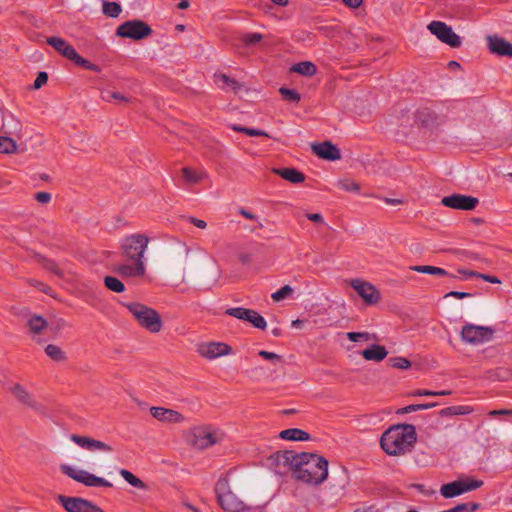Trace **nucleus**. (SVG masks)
Listing matches in <instances>:
<instances>
[{
    "label": "nucleus",
    "instance_id": "f257e3e1",
    "mask_svg": "<svg viewBox=\"0 0 512 512\" xmlns=\"http://www.w3.org/2000/svg\"><path fill=\"white\" fill-rule=\"evenodd\" d=\"M278 463L288 465L293 476L305 483L320 484L328 476V461L316 454H296L293 451H283L276 455Z\"/></svg>",
    "mask_w": 512,
    "mask_h": 512
},
{
    "label": "nucleus",
    "instance_id": "f03ea898",
    "mask_svg": "<svg viewBox=\"0 0 512 512\" xmlns=\"http://www.w3.org/2000/svg\"><path fill=\"white\" fill-rule=\"evenodd\" d=\"M144 234H131L124 237L120 245L123 262L115 264L113 271L122 277H141L145 274L144 254L149 244Z\"/></svg>",
    "mask_w": 512,
    "mask_h": 512
},
{
    "label": "nucleus",
    "instance_id": "7ed1b4c3",
    "mask_svg": "<svg viewBox=\"0 0 512 512\" xmlns=\"http://www.w3.org/2000/svg\"><path fill=\"white\" fill-rule=\"evenodd\" d=\"M417 440L416 429L411 424H397L381 436V447L389 455H403L411 450Z\"/></svg>",
    "mask_w": 512,
    "mask_h": 512
},
{
    "label": "nucleus",
    "instance_id": "20e7f679",
    "mask_svg": "<svg viewBox=\"0 0 512 512\" xmlns=\"http://www.w3.org/2000/svg\"><path fill=\"white\" fill-rule=\"evenodd\" d=\"M125 307L132 314L138 324L151 333H157L162 328V321L159 313L144 304L132 302L125 304Z\"/></svg>",
    "mask_w": 512,
    "mask_h": 512
},
{
    "label": "nucleus",
    "instance_id": "39448f33",
    "mask_svg": "<svg viewBox=\"0 0 512 512\" xmlns=\"http://www.w3.org/2000/svg\"><path fill=\"white\" fill-rule=\"evenodd\" d=\"M219 505L226 512H250L248 505L240 500L231 490L227 477H221L215 485Z\"/></svg>",
    "mask_w": 512,
    "mask_h": 512
},
{
    "label": "nucleus",
    "instance_id": "423d86ee",
    "mask_svg": "<svg viewBox=\"0 0 512 512\" xmlns=\"http://www.w3.org/2000/svg\"><path fill=\"white\" fill-rule=\"evenodd\" d=\"M224 438V433L212 426H198L190 431L189 443L197 449H207Z\"/></svg>",
    "mask_w": 512,
    "mask_h": 512
},
{
    "label": "nucleus",
    "instance_id": "0eeeda50",
    "mask_svg": "<svg viewBox=\"0 0 512 512\" xmlns=\"http://www.w3.org/2000/svg\"><path fill=\"white\" fill-rule=\"evenodd\" d=\"M47 43L52 46L63 57L73 61L76 65L83 67L87 70L98 72L99 67L90 63L88 60L80 56L77 51L63 38L48 37Z\"/></svg>",
    "mask_w": 512,
    "mask_h": 512
},
{
    "label": "nucleus",
    "instance_id": "6e6552de",
    "mask_svg": "<svg viewBox=\"0 0 512 512\" xmlns=\"http://www.w3.org/2000/svg\"><path fill=\"white\" fill-rule=\"evenodd\" d=\"M60 470L63 474L73 479L74 481L83 484L86 487H104L111 488L113 485L108 480L98 477L86 470L78 469L73 466L63 464L60 466Z\"/></svg>",
    "mask_w": 512,
    "mask_h": 512
},
{
    "label": "nucleus",
    "instance_id": "1a4fd4ad",
    "mask_svg": "<svg viewBox=\"0 0 512 512\" xmlns=\"http://www.w3.org/2000/svg\"><path fill=\"white\" fill-rule=\"evenodd\" d=\"M483 485L482 480L472 479L469 477L460 478L456 481L443 484L440 488V494L446 498H454L464 493L476 490Z\"/></svg>",
    "mask_w": 512,
    "mask_h": 512
},
{
    "label": "nucleus",
    "instance_id": "9d476101",
    "mask_svg": "<svg viewBox=\"0 0 512 512\" xmlns=\"http://www.w3.org/2000/svg\"><path fill=\"white\" fill-rule=\"evenodd\" d=\"M152 34L151 27L142 20H129L118 26L116 35L132 40H142Z\"/></svg>",
    "mask_w": 512,
    "mask_h": 512
},
{
    "label": "nucleus",
    "instance_id": "9b49d317",
    "mask_svg": "<svg viewBox=\"0 0 512 512\" xmlns=\"http://www.w3.org/2000/svg\"><path fill=\"white\" fill-rule=\"evenodd\" d=\"M57 501L67 512H104L93 502L81 497L58 495Z\"/></svg>",
    "mask_w": 512,
    "mask_h": 512
},
{
    "label": "nucleus",
    "instance_id": "f8f14e48",
    "mask_svg": "<svg viewBox=\"0 0 512 512\" xmlns=\"http://www.w3.org/2000/svg\"><path fill=\"white\" fill-rule=\"evenodd\" d=\"M428 30L435 35L441 42L457 48L461 45V38L458 36L450 26L441 21H432L428 25Z\"/></svg>",
    "mask_w": 512,
    "mask_h": 512
},
{
    "label": "nucleus",
    "instance_id": "ddd939ff",
    "mask_svg": "<svg viewBox=\"0 0 512 512\" xmlns=\"http://www.w3.org/2000/svg\"><path fill=\"white\" fill-rule=\"evenodd\" d=\"M493 330L485 326L466 324L461 330V339L469 344H481L491 339Z\"/></svg>",
    "mask_w": 512,
    "mask_h": 512
},
{
    "label": "nucleus",
    "instance_id": "4468645a",
    "mask_svg": "<svg viewBox=\"0 0 512 512\" xmlns=\"http://www.w3.org/2000/svg\"><path fill=\"white\" fill-rule=\"evenodd\" d=\"M479 200L476 197L470 195L463 194H452L449 196H445L441 200V204L445 207L456 209V210H465L470 211L476 208Z\"/></svg>",
    "mask_w": 512,
    "mask_h": 512
},
{
    "label": "nucleus",
    "instance_id": "2eb2a0df",
    "mask_svg": "<svg viewBox=\"0 0 512 512\" xmlns=\"http://www.w3.org/2000/svg\"><path fill=\"white\" fill-rule=\"evenodd\" d=\"M351 286L367 305L379 302L380 292L371 283L355 279L351 281Z\"/></svg>",
    "mask_w": 512,
    "mask_h": 512
},
{
    "label": "nucleus",
    "instance_id": "dca6fc26",
    "mask_svg": "<svg viewBox=\"0 0 512 512\" xmlns=\"http://www.w3.org/2000/svg\"><path fill=\"white\" fill-rule=\"evenodd\" d=\"M197 352L203 358L212 360L231 353V347L222 342H204L197 346Z\"/></svg>",
    "mask_w": 512,
    "mask_h": 512
},
{
    "label": "nucleus",
    "instance_id": "f3484780",
    "mask_svg": "<svg viewBox=\"0 0 512 512\" xmlns=\"http://www.w3.org/2000/svg\"><path fill=\"white\" fill-rule=\"evenodd\" d=\"M70 439L79 447L88 450L90 452H112L113 448L106 444L105 442H102L100 440H96L87 436H80L73 434L71 435Z\"/></svg>",
    "mask_w": 512,
    "mask_h": 512
},
{
    "label": "nucleus",
    "instance_id": "a211bd4d",
    "mask_svg": "<svg viewBox=\"0 0 512 512\" xmlns=\"http://www.w3.org/2000/svg\"><path fill=\"white\" fill-rule=\"evenodd\" d=\"M311 149L321 159L335 161L341 158L340 150L330 141L312 144Z\"/></svg>",
    "mask_w": 512,
    "mask_h": 512
},
{
    "label": "nucleus",
    "instance_id": "6ab92c4d",
    "mask_svg": "<svg viewBox=\"0 0 512 512\" xmlns=\"http://www.w3.org/2000/svg\"><path fill=\"white\" fill-rule=\"evenodd\" d=\"M150 413L155 419L161 422L182 423L185 420V417L178 411L164 407H151Z\"/></svg>",
    "mask_w": 512,
    "mask_h": 512
},
{
    "label": "nucleus",
    "instance_id": "aec40b11",
    "mask_svg": "<svg viewBox=\"0 0 512 512\" xmlns=\"http://www.w3.org/2000/svg\"><path fill=\"white\" fill-rule=\"evenodd\" d=\"M487 41L489 50L493 54H497L499 56L512 57V44L506 41L505 39L494 35L488 36Z\"/></svg>",
    "mask_w": 512,
    "mask_h": 512
},
{
    "label": "nucleus",
    "instance_id": "412c9836",
    "mask_svg": "<svg viewBox=\"0 0 512 512\" xmlns=\"http://www.w3.org/2000/svg\"><path fill=\"white\" fill-rule=\"evenodd\" d=\"M214 82L221 90L232 91L236 94L244 88L242 83L224 73H215Z\"/></svg>",
    "mask_w": 512,
    "mask_h": 512
},
{
    "label": "nucleus",
    "instance_id": "4be33fe9",
    "mask_svg": "<svg viewBox=\"0 0 512 512\" xmlns=\"http://www.w3.org/2000/svg\"><path fill=\"white\" fill-rule=\"evenodd\" d=\"M10 392L20 403L30 408L37 409V402L33 398L32 394L20 383H14L11 385Z\"/></svg>",
    "mask_w": 512,
    "mask_h": 512
},
{
    "label": "nucleus",
    "instance_id": "5701e85b",
    "mask_svg": "<svg viewBox=\"0 0 512 512\" xmlns=\"http://www.w3.org/2000/svg\"><path fill=\"white\" fill-rule=\"evenodd\" d=\"M388 352L384 346L373 344L369 348L363 350L361 355L365 360L380 362L386 358Z\"/></svg>",
    "mask_w": 512,
    "mask_h": 512
},
{
    "label": "nucleus",
    "instance_id": "b1692460",
    "mask_svg": "<svg viewBox=\"0 0 512 512\" xmlns=\"http://www.w3.org/2000/svg\"><path fill=\"white\" fill-rule=\"evenodd\" d=\"M273 172L294 184L301 183L305 179L304 174L295 168H274Z\"/></svg>",
    "mask_w": 512,
    "mask_h": 512
},
{
    "label": "nucleus",
    "instance_id": "393cba45",
    "mask_svg": "<svg viewBox=\"0 0 512 512\" xmlns=\"http://www.w3.org/2000/svg\"><path fill=\"white\" fill-rule=\"evenodd\" d=\"M183 180L187 185H195L207 177V174L204 171H197L190 167H184L182 169Z\"/></svg>",
    "mask_w": 512,
    "mask_h": 512
},
{
    "label": "nucleus",
    "instance_id": "a878e982",
    "mask_svg": "<svg viewBox=\"0 0 512 512\" xmlns=\"http://www.w3.org/2000/svg\"><path fill=\"white\" fill-rule=\"evenodd\" d=\"M280 438L291 441H307L310 439V435L298 428H290L280 432Z\"/></svg>",
    "mask_w": 512,
    "mask_h": 512
},
{
    "label": "nucleus",
    "instance_id": "bb28decb",
    "mask_svg": "<svg viewBox=\"0 0 512 512\" xmlns=\"http://www.w3.org/2000/svg\"><path fill=\"white\" fill-rule=\"evenodd\" d=\"M473 412V408L468 405H457L443 408L439 414L442 417L456 416V415H468Z\"/></svg>",
    "mask_w": 512,
    "mask_h": 512
},
{
    "label": "nucleus",
    "instance_id": "cd10ccee",
    "mask_svg": "<svg viewBox=\"0 0 512 512\" xmlns=\"http://www.w3.org/2000/svg\"><path fill=\"white\" fill-rule=\"evenodd\" d=\"M291 71L303 76H313L317 72V67L309 61L299 62L291 67Z\"/></svg>",
    "mask_w": 512,
    "mask_h": 512
},
{
    "label": "nucleus",
    "instance_id": "c85d7f7f",
    "mask_svg": "<svg viewBox=\"0 0 512 512\" xmlns=\"http://www.w3.org/2000/svg\"><path fill=\"white\" fill-rule=\"evenodd\" d=\"M27 325L31 333L40 334L47 327V321L42 316L33 315L28 319Z\"/></svg>",
    "mask_w": 512,
    "mask_h": 512
},
{
    "label": "nucleus",
    "instance_id": "c756f323",
    "mask_svg": "<svg viewBox=\"0 0 512 512\" xmlns=\"http://www.w3.org/2000/svg\"><path fill=\"white\" fill-rule=\"evenodd\" d=\"M253 311L254 310L248 309V308L233 307V308H228L225 311V314L232 316L234 318H237L239 320L249 322L251 320V315H252Z\"/></svg>",
    "mask_w": 512,
    "mask_h": 512
},
{
    "label": "nucleus",
    "instance_id": "7c9ffc66",
    "mask_svg": "<svg viewBox=\"0 0 512 512\" xmlns=\"http://www.w3.org/2000/svg\"><path fill=\"white\" fill-rule=\"evenodd\" d=\"M410 270L418 272V273H425L430 275H436V276H447L448 272L439 267L430 266V265H414L410 267Z\"/></svg>",
    "mask_w": 512,
    "mask_h": 512
},
{
    "label": "nucleus",
    "instance_id": "2f4dec72",
    "mask_svg": "<svg viewBox=\"0 0 512 512\" xmlns=\"http://www.w3.org/2000/svg\"><path fill=\"white\" fill-rule=\"evenodd\" d=\"M119 474L127 481L131 486L139 489H146V484L140 480L138 477H136L133 473L126 469H121L119 471Z\"/></svg>",
    "mask_w": 512,
    "mask_h": 512
},
{
    "label": "nucleus",
    "instance_id": "473e14b6",
    "mask_svg": "<svg viewBox=\"0 0 512 512\" xmlns=\"http://www.w3.org/2000/svg\"><path fill=\"white\" fill-rule=\"evenodd\" d=\"M104 284L109 290L115 293H122L125 291L124 283L114 276H106L104 278Z\"/></svg>",
    "mask_w": 512,
    "mask_h": 512
},
{
    "label": "nucleus",
    "instance_id": "72a5a7b5",
    "mask_svg": "<svg viewBox=\"0 0 512 512\" xmlns=\"http://www.w3.org/2000/svg\"><path fill=\"white\" fill-rule=\"evenodd\" d=\"M45 353L54 361L61 362L66 359L65 352L58 346L49 344L45 348Z\"/></svg>",
    "mask_w": 512,
    "mask_h": 512
},
{
    "label": "nucleus",
    "instance_id": "f704fd0d",
    "mask_svg": "<svg viewBox=\"0 0 512 512\" xmlns=\"http://www.w3.org/2000/svg\"><path fill=\"white\" fill-rule=\"evenodd\" d=\"M103 13L108 16V17H112V18H116L119 16V14L121 13L122 9H121V6L116 3V2H104L103 3V9H102Z\"/></svg>",
    "mask_w": 512,
    "mask_h": 512
},
{
    "label": "nucleus",
    "instance_id": "c9c22d12",
    "mask_svg": "<svg viewBox=\"0 0 512 512\" xmlns=\"http://www.w3.org/2000/svg\"><path fill=\"white\" fill-rule=\"evenodd\" d=\"M101 98H102V100H104L106 102H111L113 100H116L119 102L127 103L129 101V99L126 96H124L123 94L116 92V91H111V90H103L101 92Z\"/></svg>",
    "mask_w": 512,
    "mask_h": 512
},
{
    "label": "nucleus",
    "instance_id": "e433bc0d",
    "mask_svg": "<svg viewBox=\"0 0 512 512\" xmlns=\"http://www.w3.org/2000/svg\"><path fill=\"white\" fill-rule=\"evenodd\" d=\"M263 38H264V36L261 33L254 32V33H245V34L241 35L240 40L245 46L251 47V46L257 45Z\"/></svg>",
    "mask_w": 512,
    "mask_h": 512
},
{
    "label": "nucleus",
    "instance_id": "4c0bfd02",
    "mask_svg": "<svg viewBox=\"0 0 512 512\" xmlns=\"http://www.w3.org/2000/svg\"><path fill=\"white\" fill-rule=\"evenodd\" d=\"M16 149L17 144L12 138L0 136V153H13Z\"/></svg>",
    "mask_w": 512,
    "mask_h": 512
},
{
    "label": "nucleus",
    "instance_id": "58836bf2",
    "mask_svg": "<svg viewBox=\"0 0 512 512\" xmlns=\"http://www.w3.org/2000/svg\"><path fill=\"white\" fill-rule=\"evenodd\" d=\"M437 406V403H426V404H412L406 407H403L397 411L398 414H408L411 412L426 410Z\"/></svg>",
    "mask_w": 512,
    "mask_h": 512
},
{
    "label": "nucleus",
    "instance_id": "ea45409f",
    "mask_svg": "<svg viewBox=\"0 0 512 512\" xmlns=\"http://www.w3.org/2000/svg\"><path fill=\"white\" fill-rule=\"evenodd\" d=\"M479 509L478 503H461L456 505L455 507L442 511V512H474Z\"/></svg>",
    "mask_w": 512,
    "mask_h": 512
},
{
    "label": "nucleus",
    "instance_id": "a19ab883",
    "mask_svg": "<svg viewBox=\"0 0 512 512\" xmlns=\"http://www.w3.org/2000/svg\"><path fill=\"white\" fill-rule=\"evenodd\" d=\"M279 92L289 102L297 103L300 100V95L293 89L281 87Z\"/></svg>",
    "mask_w": 512,
    "mask_h": 512
},
{
    "label": "nucleus",
    "instance_id": "79ce46f5",
    "mask_svg": "<svg viewBox=\"0 0 512 512\" xmlns=\"http://www.w3.org/2000/svg\"><path fill=\"white\" fill-rule=\"evenodd\" d=\"M389 362L392 367L402 370H406L411 366L410 361L404 357H392L389 358Z\"/></svg>",
    "mask_w": 512,
    "mask_h": 512
},
{
    "label": "nucleus",
    "instance_id": "37998d69",
    "mask_svg": "<svg viewBox=\"0 0 512 512\" xmlns=\"http://www.w3.org/2000/svg\"><path fill=\"white\" fill-rule=\"evenodd\" d=\"M338 186L347 192H358L360 190L359 184L349 179L340 180Z\"/></svg>",
    "mask_w": 512,
    "mask_h": 512
},
{
    "label": "nucleus",
    "instance_id": "c03bdc74",
    "mask_svg": "<svg viewBox=\"0 0 512 512\" xmlns=\"http://www.w3.org/2000/svg\"><path fill=\"white\" fill-rule=\"evenodd\" d=\"M293 292V289L289 285H285L282 288H280L278 291L274 292L271 297L274 301L278 302L283 299H285L287 296H289Z\"/></svg>",
    "mask_w": 512,
    "mask_h": 512
},
{
    "label": "nucleus",
    "instance_id": "a18cd8bd",
    "mask_svg": "<svg viewBox=\"0 0 512 512\" xmlns=\"http://www.w3.org/2000/svg\"><path fill=\"white\" fill-rule=\"evenodd\" d=\"M249 323H251L255 328L261 330H264L267 326L265 319L255 310L251 315V320L249 321Z\"/></svg>",
    "mask_w": 512,
    "mask_h": 512
},
{
    "label": "nucleus",
    "instance_id": "49530a36",
    "mask_svg": "<svg viewBox=\"0 0 512 512\" xmlns=\"http://www.w3.org/2000/svg\"><path fill=\"white\" fill-rule=\"evenodd\" d=\"M346 336L352 342H358L361 340H364V341L370 340V334L368 332H348L346 334Z\"/></svg>",
    "mask_w": 512,
    "mask_h": 512
},
{
    "label": "nucleus",
    "instance_id": "de8ad7c7",
    "mask_svg": "<svg viewBox=\"0 0 512 512\" xmlns=\"http://www.w3.org/2000/svg\"><path fill=\"white\" fill-rule=\"evenodd\" d=\"M259 355L264 358L265 360L271 361L272 363H280L282 361V357L276 353L268 352L265 350H261L259 352Z\"/></svg>",
    "mask_w": 512,
    "mask_h": 512
},
{
    "label": "nucleus",
    "instance_id": "09e8293b",
    "mask_svg": "<svg viewBox=\"0 0 512 512\" xmlns=\"http://www.w3.org/2000/svg\"><path fill=\"white\" fill-rule=\"evenodd\" d=\"M469 276H476L477 278H481L486 282L498 284L501 283V281L496 277L488 274H482L479 272H469Z\"/></svg>",
    "mask_w": 512,
    "mask_h": 512
},
{
    "label": "nucleus",
    "instance_id": "8fccbe9b",
    "mask_svg": "<svg viewBox=\"0 0 512 512\" xmlns=\"http://www.w3.org/2000/svg\"><path fill=\"white\" fill-rule=\"evenodd\" d=\"M48 81V75L46 72H39L35 81H34V88L39 89L43 85H45Z\"/></svg>",
    "mask_w": 512,
    "mask_h": 512
},
{
    "label": "nucleus",
    "instance_id": "3c124183",
    "mask_svg": "<svg viewBox=\"0 0 512 512\" xmlns=\"http://www.w3.org/2000/svg\"><path fill=\"white\" fill-rule=\"evenodd\" d=\"M35 200L41 204H47L51 201V194L48 192H38L34 196Z\"/></svg>",
    "mask_w": 512,
    "mask_h": 512
},
{
    "label": "nucleus",
    "instance_id": "603ef678",
    "mask_svg": "<svg viewBox=\"0 0 512 512\" xmlns=\"http://www.w3.org/2000/svg\"><path fill=\"white\" fill-rule=\"evenodd\" d=\"M448 297L463 299V298L472 297V294L468 293V292L451 291L445 295V298H448Z\"/></svg>",
    "mask_w": 512,
    "mask_h": 512
},
{
    "label": "nucleus",
    "instance_id": "864d4df0",
    "mask_svg": "<svg viewBox=\"0 0 512 512\" xmlns=\"http://www.w3.org/2000/svg\"><path fill=\"white\" fill-rule=\"evenodd\" d=\"M245 134L248 135V136H264V137H269V135L265 131L259 130V129H253V128H246Z\"/></svg>",
    "mask_w": 512,
    "mask_h": 512
},
{
    "label": "nucleus",
    "instance_id": "5fc2aeb1",
    "mask_svg": "<svg viewBox=\"0 0 512 512\" xmlns=\"http://www.w3.org/2000/svg\"><path fill=\"white\" fill-rule=\"evenodd\" d=\"M31 285L37 287L40 291L46 293V294H49L51 288L49 286H47L46 284L40 282V281H37V280H33L30 282Z\"/></svg>",
    "mask_w": 512,
    "mask_h": 512
},
{
    "label": "nucleus",
    "instance_id": "6e6d98bb",
    "mask_svg": "<svg viewBox=\"0 0 512 512\" xmlns=\"http://www.w3.org/2000/svg\"><path fill=\"white\" fill-rule=\"evenodd\" d=\"M44 266L47 270H49L57 275L61 274L57 264L53 261H50V260L46 261Z\"/></svg>",
    "mask_w": 512,
    "mask_h": 512
},
{
    "label": "nucleus",
    "instance_id": "4d7b16f0",
    "mask_svg": "<svg viewBox=\"0 0 512 512\" xmlns=\"http://www.w3.org/2000/svg\"><path fill=\"white\" fill-rule=\"evenodd\" d=\"M239 214L242 215L243 217L249 219V220H254V221H257L258 220V216L247 211L246 209L244 208H240L238 210Z\"/></svg>",
    "mask_w": 512,
    "mask_h": 512
},
{
    "label": "nucleus",
    "instance_id": "13d9d810",
    "mask_svg": "<svg viewBox=\"0 0 512 512\" xmlns=\"http://www.w3.org/2000/svg\"><path fill=\"white\" fill-rule=\"evenodd\" d=\"M307 219L315 223H323V217L319 213H309L306 215Z\"/></svg>",
    "mask_w": 512,
    "mask_h": 512
},
{
    "label": "nucleus",
    "instance_id": "bf43d9fd",
    "mask_svg": "<svg viewBox=\"0 0 512 512\" xmlns=\"http://www.w3.org/2000/svg\"><path fill=\"white\" fill-rule=\"evenodd\" d=\"M434 118L435 115H418V119L421 121L422 124L425 125L432 124Z\"/></svg>",
    "mask_w": 512,
    "mask_h": 512
},
{
    "label": "nucleus",
    "instance_id": "052dcab7",
    "mask_svg": "<svg viewBox=\"0 0 512 512\" xmlns=\"http://www.w3.org/2000/svg\"><path fill=\"white\" fill-rule=\"evenodd\" d=\"M190 222L200 229H204L207 226V224L204 220L194 218V217H190Z\"/></svg>",
    "mask_w": 512,
    "mask_h": 512
},
{
    "label": "nucleus",
    "instance_id": "680f3d73",
    "mask_svg": "<svg viewBox=\"0 0 512 512\" xmlns=\"http://www.w3.org/2000/svg\"><path fill=\"white\" fill-rule=\"evenodd\" d=\"M414 396H435V391L419 389L413 393Z\"/></svg>",
    "mask_w": 512,
    "mask_h": 512
},
{
    "label": "nucleus",
    "instance_id": "e2e57ef3",
    "mask_svg": "<svg viewBox=\"0 0 512 512\" xmlns=\"http://www.w3.org/2000/svg\"><path fill=\"white\" fill-rule=\"evenodd\" d=\"M343 3L351 8H358L363 0H342Z\"/></svg>",
    "mask_w": 512,
    "mask_h": 512
},
{
    "label": "nucleus",
    "instance_id": "0e129e2a",
    "mask_svg": "<svg viewBox=\"0 0 512 512\" xmlns=\"http://www.w3.org/2000/svg\"><path fill=\"white\" fill-rule=\"evenodd\" d=\"M490 415L491 416H496V415H512V410H492L490 412Z\"/></svg>",
    "mask_w": 512,
    "mask_h": 512
},
{
    "label": "nucleus",
    "instance_id": "69168bd1",
    "mask_svg": "<svg viewBox=\"0 0 512 512\" xmlns=\"http://www.w3.org/2000/svg\"><path fill=\"white\" fill-rule=\"evenodd\" d=\"M189 7V2L188 0H182L179 4H178V8L179 9H187Z\"/></svg>",
    "mask_w": 512,
    "mask_h": 512
},
{
    "label": "nucleus",
    "instance_id": "338daca9",
    "mask_svg": "<svg viewBox=\"0 0 512 512\" xmlns=\"http://www.w3.org/2000/svg\"><path fill=\"white\" fill-rule=\"evenodd\" d=\"M232 129L237 132H241L245 134L246 127L239 126V125H233Z\"/></svg>",
    "mask_w": 512,
    "mask_h": 512
},
{
    "label": "nucleus",
    "instance_id": "774afa93",
    "mask_svg": "<svg viewBox=\"0 0 512 512\" xmlns=\"http://www.w3.org/2000/svg\"><path fill=\"white\" fill-rule=\"evenodd\" d=\"M452 392L449 390H443V391H435V396H447L450 395Z\"/></svg>",
    "mask_w": 512,
    "mask_h": 512
}]
</instances>
